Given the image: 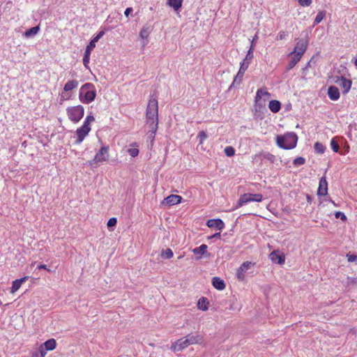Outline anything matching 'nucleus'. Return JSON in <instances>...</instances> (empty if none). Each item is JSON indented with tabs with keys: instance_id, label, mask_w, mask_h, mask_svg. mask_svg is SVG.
Instances as JSON below:
<instances>
[{
	"instance_id": "f257e3e1",
	"label": "nucleus",
	"mask_w": 357,
	"mask_h": 357,
	"mask_svg": "<svg viewBox=\"0 0 357 357\" xmlns=\"http://www.w3.org/2000/svg\"><path fill=\"white\" fill-rule=\"evenodd\" d=\"M146 123L149 128L148 137L153 140L158 125V105L156 98L149 100L146 108Z\"/></svg>"
},
{
	"instance_id": "f03ea898",
	"label": "nucleus",
	"mask_w": 357,
	"mask_h": 357,
	"mask_svg": "<svg viewBox=\"0 0 357 357\" xmlns=\"http://www.w3.org/2000/svg\"><path fill=\"white\" fill-rule=\"evenodd\" d=\"M204 342V340L202 335L198 333L188 334L174 342L171 349L174 352L181 351L191 344H202Z\"/></svg>"
},
{
	"instance_id": "7ed1b4c3",
	"label": "nucleus",
	"mask_w": 357,
	"mask_h": 357,
	"mask_svg": "<svg viewBox=\"0 0 357 357\" xmlns=\"http://www.w3.org/2000/svg\"><path fill=\"white\" fill-rule=\"evenodd\" d=\"M297 141L298 137L294 132L278 135L276 137L277 145L283 149H294L296 146Z\"/></svg>"
},
{
	"instance_id": "20e7f679",
	"label": "nucleus",
	"mask_w": 357,
	"mask_h": 357,
	"mask_svg": "<svg viewBox=\"0 0 357 357\" xmlns=\"http://www.w3.org/2000/svg\"><path fill=\"white\" fill-rule=\"evenodd\" d=\"M96 96L95 86L91 83H86L79 89V99L82 103H89L93 101Z\"/></svg>"
},
{
	"instance_id": "39448f33",
	"label": "nucleus",
	"mask_w": 357,
	"mask_h": 357,
	"mask_svg": "<svg viewBox=\"0 0 357 357\" xmlns=\"http://www.w3.org/2000/svg\"><path fill=\"white\" fill-rule=\"evenodd\" d=\"M109 158V147L107 146H104L101 147L99 151L96 154L93 159L88 161V163L90 166H97L99 163L102 162L104 161H107Z\"/></svg>"
},
{
	"instance_id": "423d86ee",
	"label": "nucleus",
	"mask_w": 357,
	"mask_h": 357,
	"mask_svg": "<svg viewBox=\"0 0 357 357\" xmlns=\"http://www.w3.org/2000/svg\"><path fill=\"white\" fill-rule=\"evenodd\" d=\"M68 118L73 122H78L84 116V109L82 105L69 107L66 109Z\"/></svg>"
},
{
	"instance_id": "0eeeda50",
	"label": "nucleus",
	"mask_w": 357,
	"mask_h": 357,
	"mask_svg": "<svg viewBox=\"0 0 357 357\" xmlns=\"http://www.w3.org/2000/svg\"><path fill=\"white\" fill-rule=\"evenodd\" d=\"M333 81L339 85L343 94H347L349 91L352 84L351 80L346 79L344 76H334Z\"/></svg>"
},
{
	"instance_id": "6e6552de",
	"label": "nucleus",
	"mask_w": 357,
	"mask_h": 357,
	"mask_svg": "<svg viewBox=\"0 0 357 357\" xmlns=\"http://www.w3.org/2000/svg\"><path fill=\"white\" fill-rule=\"evenodd\" d=\"M262 198L263 197L261 194H243V195L241 196L240 199H238L236 207H240L243 206L244 204H246L250 202H259L262 200Z\"/></svg>"
},
{
	"instance_id": "1a4fd4ad",
	"label": "nucleus",
	"mask_w": 357,
	"mask_h": 357,
	"mask_svg": "<svg viewBox=\"0 0 357 357\" xmlns=\"http://www.w3.org/2000/svg\"><path fill=\"white\" fill-rule=\"evenodd\" d=\"M248 66H249L248 61H243L241 63L239 70H238L237 75H236V77H234L232 84L229 86V89H231L232 87H234L236 84L238 85L241 84V82L243 79L244 73L246 71V70L248 69Z\"/></svg>"
},
{
	"instance_id": "9d476101",
	"label": "nucleus",
	"mask_w": 357,
	"mask_h": 357,
	"mask_svg": "<svg viewBox=\"0 0 357 357\" xmlns=\"http://www.w3.org/2000/svg\"><path fill=\"white\" fill-rule=\"evenodd\" d=\"M308 45V42L307 40H299L294 47V50L293 52H291L289 54V56H291L293 54H297L300 57H302L303 54L305 52L307 47Z\"/></svg>"
},
{
	"instance_id": "9b49d317",
	"label": "nucleus",
	"mask_w": 357,
	"mask_h": 357,
	"mask_svg": "<svg viewBox=\"0 0 357 357\" xmlns=\"http://www.w3.org/2000/svg\"><path fill=\"white\" fill-rule=\"evenodd\" d=\"M253 266H254V264L250 261L243 262L237 270V273H236L237 278L239 280L243 281L245 278V273L247 271V270H248Z\"/></svg>"
},
{
	"instance_id": "f8f14e48",
	"label": "nucleus",
	"mask_w": 357,
	"mask_h": 357,
	"mask_svg": "<svg viewBox=\"0 0 357 357\" xmlns=\"http://www.w3.org/2000/svg\"><path fill=\"white\" fill-rule=\"evenodd\" d=\"M328 193V182L325 176L321 178L317 190L319 196H325Z\"/></svg>"
},
{
	"instance_id": "ddd939ff",
	"label": "nucleus",
	"mask_w": 357,
	"mask_h": 357,
	"mask_svg": "<svg viewBox=\"0 0 357 357\" xmlns=\"http://www.w3.org/2000/svg\"><path fill=\"white\" fill-rule=\"evenodd\" d=\"M181 199H182V197L179 195H171L168 196L167 197H166L162 201V204L169 205V206H172V205L177 204L180 203L181 202Z\"/></svg>"
},
{
	"instance_id": "4468645a",
	"label": "nucleus",
	"mask_w": 357,
	"mask_h": 357,
	"mask_svg": "<svg viewBox=\"0 0 357 357\" xmlns=\"http://www.w3.org/2000/svg\"><path fill=\"white\" fill-rule=\"evenodd\" d=\"M206 225L208 227H211V228L215 227L219 230H221L224 228L225 223L220 219H211L207 221Z\"/></svg>"
},
{
	"instance_id": "2eb2a0df",
	"label": "nucleus",
	"mask_w": 357,
	"mask_h": 357,
	"mask_svg": "<svg viewBox=\"0 0 357 357\" xmlns=\"http://www.w3.org/2000/svg\"><path fill=\"white\" fill-rule=\"evenodd\" d=\"M328 95L331 100H337L340 98L339 89L335 86H331L328 89Z\"/></svg>"
},
{
	"instance_id": "dca6fc26",
	"label": "nucleus",
	"mask_w": 357,
	"mask_h": 357,
	"mask_svg": "<svg viewBox=\"0 0 357 357\" xmlns=\"http://www.w3.org/2000/svg\"><path fill=\"white\" fill-rule=\"evenodd\" d=\"M89 132H90L89 130H87L82 127L78 128L76 130V135H77V138L75 141V143L80 144L84 140V137L88 135V133Z\"/></svg>"
},
{
	"instance_id": "f3484780",
	"label": "nucleus",
	"mask_w": 357,
	"mask_h": 357,
	"mask_svg": "<svg viewBox=\"0 0 357 357\" xmlns=\"http://www.w3.org/2000/svg\"><path fill=\"white\" fill-rule=\"evenodd\" d=\"M270 258L273 262L278 263L279 264H283L285 261L284 256L278 254L276 251H273L270 254Z\"/></svg>"
},
{
	"instance_id": "a211bd4d",
	"label": "nucleus",
	"mask_w": 357,
	"mask_h": 357,
	"mask_svg": "<svg viewBox=\"0 0 357 357\" xmlns=\"http://www.w3.org/2000/svg\"><path fill=\"white\" fill-rule=\"evenodd\" d=\"M212 284L213 286L218 290H223L225 288V282L218 277H214L213 278Z\"/></svg>"
},
{
	"instance_id": "6ab92c4d",
	"label": "nucleus",
	"mask_w": 357,
	"mask_h": 357,
	"mask_svg": "<svg viewBox=\"0 0 357 357\" xmlns=\"http://www.w3.org/2000/svg\"><path fill=\"white\" fill-rule=\"evenodd\" d=\"M27 277L22 278L21 279L15 280L13 282V285L11 287V293H15L21 287L22 284L26 281Z\"/></svg>"
},
{
	"instance_id": "aec40b11",
	"label": "nucleus",
	"mask_w": 357,
	"mask_h": 357,
	"mask_svg": "<svg viewBox=\"0 0 357 357\" xmlns=\"http://www.w3.org/2000/svg\"><path fill=\"white\" fill-rule=\"evenodd\" d=\"M42 344L45 347V350L52 351L56 348V342L54 338H52V339H49L48 340L45 341Z\"/></svg>"
},
{
	"instance_id": "412c9836",
	"label": "nucleus",
	"mask_w": 357,
	"mask_h": 357,
	"mask_svg": "<svg viewBox=\"0 0 357 357\" xmlns=\"http://www.w3.org/2000/svg\"><path fill=\"white\" fill-rule=\"evenodd\" d=\"M151 32V26L147 24L144 25L139 32V37L144 40L147 39Z\"/></svg>"
},
{
	"instance_id": "4be33fe9",
	"label": "nucleus",
	"mask_w": 357,
	"mask_h": 357,
	"mask_svg": "<svg viewBox=\"0 0 357 357\" xmlns=\"http://www.w3.org/2000/svg\"><path fill=\"white\" fill-rule=\"evenodd\" d=\"M291 56V59L287 66V70L292 69L301 59V57L297 54H293Z\"/></svg>"
},
{
	"instance_id": "5701e85b",
	"label": "nucleus",
	"mask_w": 357,
	"mask_h": 357,
	"mask_svg": "<svg viewBox=\"0 0 357 357\" xmlns=\"http://www.w3.org/2000/svg\"><path fill=\"white\" fill-rule=\"evenodd\" d=\"M268 107L271 112L276 113L280 111L281 104L278 100H273L269 102Z\"/></svg>"
},
{
	"instance_id": "b1692460",
	"label": "nucleus",
	"mask_w": 357,
	"mask_h": 357,
	"mask_svg": "<svg viewBox=\"0 0 357 357\" xmlns=\"http://www.w3.org/2000/svg\"><path fill=\"white\" fill-rule=\"evenodd\" d=\"M78 86V82L77 80L68 81L64 86L63 90L65 92L70 91Z\"/></svg>"
},
{
	"instance_id": "393cba45",
	"label": "nucleus",
	"mask_w": 357,
	"mask_h": 357,
	"mask_svg": "<svg viewBox=\"0 0 357 357\" xmlns=\"http://www.w3.org/2000/svg\"><path fill=\"white\" fill-rule=\"evenodd\" d=\"M208 301L206 298L202 297L199 299L197 303V307L199 310L206 311L208 308Z\"/></svg>"
},
{
	"instance_id": "a878e982",
	"label": "nucleus",
	"mask_w": 357,
	"mask_h": 357,
	"mask_svg": "<svg viewBox=\"0 0 357 357\" xmlns=\"http://www.w3.org/2000/svg\"><path fill=\"white\" fill-rule=\"evenodd\" d=\"M39 30H40L39 26H36L31 27V29H27L24 33V36L26 38L32 37V36L36 35L38 33Z\"/></svg>"
},
{
	"instance_id": "bb28decb",
	"label": "nucleus",
	"mask_w": 357,
	"mask_h": 357,
	"mask_svg": "<svg viewBox=\"0 0 357 357\" xmlns=\"http://www.w3.org/2000/svg\"><path fill=\"white\" fill-rule=\"evenodd\" d=\"M263 96H267L268 98L271 96V94L267 91L264 90L263 89H258L255 96V102H259Z\"/></svg>"
},
{
	"instance_id": "cd10ccee",
	"label": "nucleus",
	"mask_w": 357,
	"mask_h": 357,
	"mask_svg": "<svg viewBox=\"0 0 357 357\" xmlns=\"http://www.w3.org/2000/svg\"><path fill=\"white\" fill-rule=\"evenodd\" d=\"M182 2L183 0H167V4L175 10H178L182 6Z\"/></svg>"
},
{
	"instance_id": "c85d7f7f",
	"label": "nucleus",
	"mask_w": 357,
	"mask_h": 357,
	"mask_svg": "<svg viewBox=\"0 0 357 357\" xmlns=\"http://www.w3.org/2000/svg\"><path fill=\"white\" fill-rule=\"evenodd\" d=\"M207 245L205 244L201 245L199 247L195 248L192 250L195 255H202L206 252Z\"/></svg>"
},
{
	"instance_id": "c756f323",
	"label": "nucleus",
	"mask_w": 357,
	"mask_h": 357,
	"mask_svg": "<svg viewBox=\"0 0 357 357\" xmlns=\"http://www.w3.org/2000/svg\"><path fill=\"white\" fill-rule=\"evenodd\" d=\"M104 31H100L96 36H95L89 43L88 45L89 46V48H94L96 47V43H97L100 38L102 37L104 35Z\"/></svg>"
},
{
	"instance_id": "7c9ffc66",
	"label": "nucleus",
	"mask_w": 357,
	"mask_h": 357,
	"mask_svg": "<svg viewBox=\"0 0 357 357\" xmlns=\"http://www.w3.org/2000/svg\"><path fill=\"white\" fill-rule=\"evenodd\" d=\"M325 16H326V11H324V10L319 11L317 13V15L314 19V26L319 24L322 21V20L325 17Z\"/></svg>"
},
{
	"instance_id": "2f4dec72",
	"label": "nucleus",
	"mask_w": 357,
	"mask_h": 357,
	"mask_svg": "<svg viewBox=\"0 0 357 357\" xmlns=\"http://www.w3.org/2000/svg\"><path fill=\"white\" fill-rule=\"evenodd\" d=\"M344 284L347 287H350L351 286L357 285V278L347 277V281L344 282Z\"/></svg>"
},
{
	"instance_id": "473e14b6",
	"label": "nucleus",
	"mask_w": 357,
	"mask_h": 357,
	"mask_svg": "<svg viewBox=\"0 0 357 357\" xmlns=\"http://www.w3.org/2000/svg\"><path fill=\"white\" fill-rule=\"evenodd\" d=\"M161 257L165 259H171L173 257V252L169 248L162 250L161 252Z\"/></svg>"
},
{
	"instance_id": "72a5a7b5",
	"label": "nucleus",
	"mask_w": 357,
	"mask_h": 357,
	"mask_svg": "<svg viewBox=\"0 0 357 357\" xmlns=\"http://www.w3.org/2000/svg\"><path fill=\"white\" fill-rule=\"evenodd\" d=\"M314 150L318 153H324L325 151V147L322 144L319 142H316L314 144Z\"/></svg>"
},
{
	"instance_id": "f704fd0d",
	"label": "nucleus",
	"mask_w": 357,
	"mask_h": 357,
	"mask_svg": "<svg viewBox=\"0 0 357 357\" xmlns=\"http://www.w3.org/2000/svg\"><path fill=\"white\" fill-rule=\"evenodd\" d=\"M259 155H261L263 158L266 159L271 162H273L275 160V155L270 153H261Z\"/></svg>"
},
{
	"instance_id": "c9c22d12",
	"label": "nucleus",
	"mask_w": 357,
	"mask_h": 357,
	"mask_svg": "<svg viewBox=\"0 0 357 357\" xmlns=\"http://www.w3.org/2000/svg\"><path fill=\"white\" fill-rule=\"evenodd\" d=\"M305 162V159L303 157H297L293 161V164L295 166L303 165Z\"/></svg>"
},
{
	"instance_id": "e433bc0d",
	"label": "nucleus",
	"mask_w": 357,
	"mask_h": 357,
	"mask_svg": "<svg viewBox=\"0 0 357 357\" xmlns=\"http://www.w3.org/2000/svg\"><path fill=\"white\" fill-rule=\"evenodd\" d=\"M224 151L226 155L229 157L233 156L235 153V150L232 146H227Z\"/></svg>"
},
{
	"instance_id": "4c0bfd02",
	"label": "nucleus",
	"mask_w": 357,
	"mask_h": 357,
	"mask_svg": "<svg viewBox=\"0 0 357 357\" xmlns=\"http://www.w3.org/2000/svg\"><path fill=\"white\" fill-rule=\"evenodd\" d=\"M331 146L334 152H338L339 151V144L333 138L331 142Z\"/></svg>"
},
{
	"instance_id": "58836bf2",
	"label": "nucleus",
	"mask_w": 357,
	"mask_h": 357,
	"mask_svg": "<svg viewBox=\"0 0 357 357\" xmlns=\"http://www.w3.org/2000/svg\"><path fill=\"white\" fill-rule=\"evenodd\" d=\"M252 51L253 47L252 46H250V50H248V54L243 61H248L250 63V61L253 58Z\"/></svg>"
},
{
	"instance_id": "ea45409f",
	"label": "nucleus",
	"mask_w": 357,
	"mask_h": 357,
	"mask_svg": "<svg viewBox=\"0 0 357 357\" xmlns=\"http://www.w3.org/2000/svg\"><path fill=\"white\" fill-rule=\"evenodd\" d=\"M198 138L199 139V144H202L203 143L204 140L207 138V135H206V132H204V131L199 132V133L198 135Z\"/></svg>"
},
{
	"instance_id": "a19ab883",
	"label": "nucleus",
	"mask_w": 357,
	"mask_h": 357,
	"mask_svg": "<svg viewBox=\"0 0 357 357\" xmlns=\"http://www.w3.org/2000/svg\"><path fill=\"white\" fill-rule=\"evenodd\" d=\"M116 223H117L116 218H111L110 219H109L107 225L109 228H110V227L116 226Z\"/></svg>"
},
{
	"instance_id": "79ce46f5",
	"label": "nucleus",
	"mask_w": 357,
	"mask_h": 357,
	"mask_svg": "<svg viewBox=\"0 0 357 357\" xmlns=\"http://www.w3.org/2000/svg\"><path fill=\"white\" fill-rule=\"evenodd\" d=\"M128 152L132 157H136L139 154V150L135 148L129 149Z\"/></svg>"
},
{
	"instance_id": "37998d69",
	"label": "nucleus",
	"mask_w": 357,
	"mask_h": 357,
	"mask_svg": "<svg viewBox=\"0 0 357 357\" xmlns=\"http://www.w3.org/2000/svg\"><path fill=\"white\" fill-rule=\"evenodd\" d=\"M298 1L301 6H309L312 2V0H298Z\"/></svg>"
},
{
	"instance_id": "c03bdc74",
	"label": "nucleus",
	"mask_w": 357,
	"mask_h": 357,
	"mask_svg": "<svg viewBox=\"0 0 357 357\" xmlns=\"http://www.w3.org/2000/svg\"><path fill=\"white\" fill-rule=\"evenodd\" d=\"M40 354V357H45L46 354H47V350H45V347H43V344H41L39 348H38V351Z\"/></svg>"
},
{
	"instance_id": "a18cd8bd",
	"label": "nucleus",
	"mask_w": 357,
	"mask_h": 357,
	"mask_svg": "<svg viewBox=\"0 0 357 357\" xmlns=\"http://www.w3.org/2000/svg\"><path fill=\"white\" fill-rule=\"evenodd\" d=\"M287 36V32H286V31H280V32L278 33V36H277V37H276V39H277V40H281L284 39V38H286V36Z\"/></svg>"
},
{
	"instance_id": "49530a36",
	"label": "nucleus",
	"mask_w": 357,
	"mask_h": 357,
	"mask_svg": "<svg viewBox=\"0 0 357 357\" xmlns=\"http://www.w3.org/2000/svg\"><path fill=\"white\" fill-rule=\"evenodd\" d=\"M335 216L336 218H340L342 220H346L347 217L342 212L337 211L335 213Z\"/></svg>"
},
{
	"instance_id": "de8ad7c7",
	"label": "nucleus",
	"mask_w": 357,
	"mask_h": 357,
	"mask_svg": "<svg viewBox=\"0 0 357 357\" xmlns=\"http://www.w3.org/2000/svg\"><path fill=\"white\" fill-rule=\"evenodd\" d=\"M70 95H69L68 93H67V92H65L64 91H62L61 93V101L62 100H68L70 98Z\"/></svg>"
},
{
	"instance_id": "09e8293b",
	"label": "nucleus",
	"mask_w": 357,
	"mask_h": 357,
	"mask_svg": "<svg viewBox=\"0 0 357 357\" xmlns=\"http://www.w3.org/2000/svg\"><path fill=\"white\" fill-rule=\"evenodd\" d=\"M93 49V48H89V46L87 45L86 48L85 50V52H84V56L90 57V54H91V52Z\"/></svg>"
},
{
	"instance_id": "8fccbe9b",
	"label": "nucleus",
	"mask_w": 357,
	"mask_h": 357,
	"mask_svg": "<svg viewBox=\"0 0 357 357\" xmlns=\"http://www.w3.org/2000/svg\"><path fill=\"white\" fill-rule=\"evenodd\" d=\"M89 58L90 57H86V56H84V58H83V64L85 66V68H86L87 69L89 68V65H88L89 63Z\"/></svg>"
},
{
	"instance_id": "3c124183",
	"label": "nucleus",
	"mask_w": 357,
	"mask_h": 357,
	"mask_svg": "<svg viewBox=\"0 0 357 357\" xmlns=\"http://www.w3.org/2000/svg\"><path fill=\"white\" fill-rule=\"evenodd\" d=\"M221 237V234L220 232H218V233H215L210 236H208V238L209 239H213V238H220Z\"/></svg>"
},
{
	"instance_id": "603ef678",
	"label": "nucleus",
	"mask_w": 357,
	"mask_h": 357,
	"mask_svg": "<svg viewBox=\"0 0 357 357\" xmlns=\"http://www.w3.org/2000/svg\"><path fill=\"white\" fill-rule=\"evenodd\" d=\"M89 124L90 123L87 122V121H84V123L83 124V126H82V128H84V129L87 130H91V128L89 126Z\"/></svg>"
},
{
	"instance_id": "864d4df0",
	"label": "nucleus",
	"mask_w": 357,
	"mask_h": 357,
	"mask_svg": "<svg viewBox=\"0 0 357 357\" xmlns=\"http://www.w3.org/2000/svg\"><path fill=\"white\" fill-rule=\"evenodd\" d=\"M132 11V8H127L126 9V10H125L124 14H125V15H126V17H128V16H129V15L130 14V13H131Z\"/></svg>"
},
{
	"instance_id": "5fc2aeb1",
	"label": "nucleus",
	"mask_w": 357,
	"mask_h": 357,
	"mask_svg": "<svg viewBox=\"0 0 357 357\" xmlns=\"http://www.w3.org/2000/svg\"><path fill=\"white\" fill-rule=\"evenodd\" d=\"M357 260V257L356 255H349L348 256V261H354Z\"/></svg>"
},
{
	"instance_id": "6e6d98bb",
	"label": "nucleus",
	"mask_w": 357,
	"mask_h": 357,
	"mask_svg": "<svg viewBox=\"0 0 357 357\" xmlns=\"http://www.w3.org/2000/svg\"><path fill=\"white\" fill-rule=\"evenodd\" d=\"M85 120L87 121V122L91 123L93 122L95 120V119L93 116L89 115L86 116Z\"/></svg>"
},
{
	"instance_id": "4d7b16f0",
	"label": "nucleus",
	"mask_w": 357,
	"mask_h": 357,
	"mask_svg": "<svg viewBox=\"0 0 357 357\" xmlns=\"http://www.w3.org/2000/svg\"><path fill=\"white\" fill-rule=\"evenodd\" d=\"M38 269H45V270H47V271H50V269H48V268H47L46 265H45V264H40V265H39V266H38Z\"/></svg>"
},
{
	"instance_id": "13d9d810",
	"label": "nucleus",
	"mask_w": 357,
	"mask_h": 357,
	"mask_svg": "<svg viewBox=\"0 0 357 357\" xmlns=\"http://www.w3.org/2000/svg\"><path fill=\"white\" fill-rule=\"evenodd\" d=\"M31 357H40V354L38 351L33 352Z\"/></svg>"
},
{
	"instance_id": "bf43d9fd",
	"label": "nucleus",
	"mask_w": 357,
	"mask_h": 357,
	"mask_svg": "<svg viewBox=\"0 0 357 357\" xmlns=\"http://www.w3.org/2000/svg\"><path fill=\"white\" fill-rule=\"evenodd\" d=\"M257 38V36H255V37L253 38V40H252V41L251 46H252V47H253V43H254V42H255V41H256Z\"/></svg>"
},
{
	"instance_id": "052dcab7",
	"label": "nucleus",
	"mask_w": 357,
	"mask_h": 357,
	"mask_svg": "<svg viewBox=\"0 0 357 357\" xmlns=\"http://www.w3.org/2000/svg\"><path fill=\"white\" fill-rule=\"evenodd\" d=\"M307 202H309V203H310V202H311L312 199H311L310 196L307 195Z\"/></svg>"
},
{
	"instance_id": "680f3d73",
	"label": "nucleus",
	"mask_w": 357,
	"mask_h": 357,
	"mask_svg": "<svg viewBox=\"0 0 357 357\" xmlns=\"http://www.w3.org/2000/svg\"><path fill=\"white\" fill-rule=\"evenodd\" d=\"M356 66L357 67V59L355 60V62H354Z\"/></svg>"
},
{
	"instance_id": "e2e57ef3",
	"label": "nucleus",
	"mask_w": 357,
	"mask_h": 357,
	"mask_svg": "<svg viewBox=\"0 0 357 357\" xmlns=\"http://www.w3.org/2000/svg\"><path fill=\"white\" fill-rule=\"evenodd\" d=\"M331 202L334 205H335V204L334 201L331 200Z\"/></svg>"
}]
</instances>
